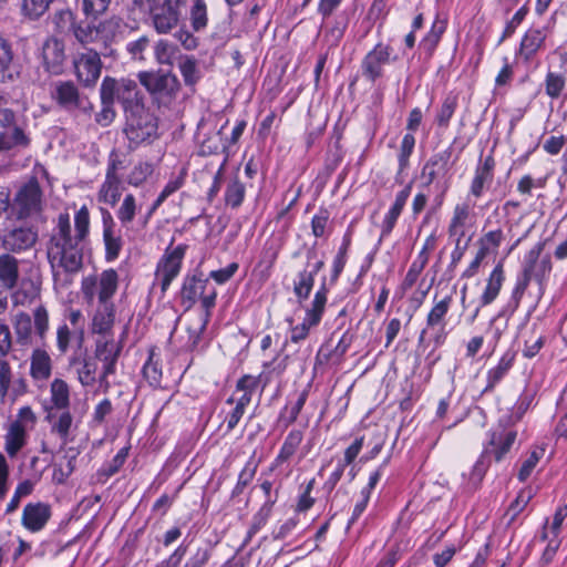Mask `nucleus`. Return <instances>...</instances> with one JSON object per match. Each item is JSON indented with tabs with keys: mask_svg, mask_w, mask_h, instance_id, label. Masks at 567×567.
Instances as JSON below:
<instances>
[{
	"mask_svg": "<svg viewBox=\"0 0 567 567\" xmlns=\"http://www.w3.org/2000/svg\"><path fill=\"white\" fill-rule=\"evenodd\" d=\"M89 234L90 212L85 205L75 213L73 236L69 214L59 215L56 226L45 245L47 258L55 284L70 285L72 276L82 270Z\"/></svg>",
	"mask_w": 567,
	"mask_h": 567,
	"instance_id": "f257e3e1",
	"label": "nucleus"
},
{
	"mask_svg": "<svg viewBox=\"0 0 567 567\" xmlns=\"http://www.w3.org/2000/svg\"><path fill=\"white\" fill-rule=\"evenodd\" d=\"M125 114L124 132L131 144L135 146L151 144L158 138L157 117L145 105L132 110Z\"/></svg>",
	"mask_w": 567,
	"mask_h": 567,
	"instance_id": "f03ea898",
	"label": "nucleus"
},
{
	"mask_svg": "<svg viewBox=\"0 0 567 567\" xmlns=\"http://www.w3.org/2000/svg\"><path fill=\"white\" fill-rule=\"evenodd\" d=\"M100 91L114 102L117 100L122 104L124 113L145 105L137 83L131 79L122 78L117 80L112 76H105L101 83Z\"/></svg>",
	"mask_w": 567,
	"mask_h": 567,
	"instance_id": "7ed1b4c3",
	"label": "nucleus"
},
{
	"mask_svg": "<svg viewBox=\"0 0 567 567\" xmlns=\"http://www.w3.org/2000/svg\"><path fill=\"white\" fill-rule=\"evenodd\" d=\"M140 83L158 102L168 103L175 99L181 84L176 75L171 72L142 71L137 74Z\"/></svg>",
	"mask_w": 567,
	"mask_h": 567,
	"instance_id": "20e7f679",
	"label": "nucleus"
},
{
	"mask_svg": "<svg viewBox=\"0 0 567 567\" xmlns=\"http://www.w3.org/2000/svg\"><path fill=\"white\" fill-rule=\"evenodd\" d=\"M187 0H159L148 9L150 19L159 34L169 33L177 27Z\"/></svg>",
	"mask_w": 567,
	"mask_h": 567,
	"instance_id": "39448f33",
	"label": "nucleus"
},
{
	"mask_svg": "<svg viewBox=\"0 0 567 567\" xmlns=\"http://www.w3.org/2000/svg\"><path fill=\"white\" fill-rule=\"evenodd\" d=\"M546 241H538L524 257L522 277L530 281L535 279L542 287L549 276L553 265L549 255L542 254Z\"/></svg>",
	"mask_w": 567,
	"mask_h": 567,
	"instance_id": "423d86ee",
	"label": "nucleus"
},
{
	"mask_svg": "<svg viewBox=\"0 0 567 567\" xmlns=\"http://www.w3.org/2000/svg\"><path fill=\"white\" fill-rule=\"evenodd\" d=\"M101 52L87 49L85 52L78 54L73 61L75 75L80 83L86 87H93L102 71Z\"/></svg>",
	"mask_w": 567,
	"mask_h": 567,
	"instance_id": "0eeeda50",
	"label": "nucleus"
},
{
	"mask_svg": "<svg viewBox=\"0 0 567 567\" xmlns=\"http://www.w3.org/2000/svg\"><path fill=\"white\" fill-rule=\"evenodd\" d=\"M186 249V245H178L173 249L169 246L161 258L156 274L163 291L167 290L172 281L178 276Z\"/></svg>",
	"mask_w": 567,
	"mask_h": 567,
	"instance_id": "6e6552de",
	"label": "nucleus"
},
{
	"mask_svg": "<svg viewBox=\"0 0 567 567\" xmlns=\"http://www.w3.org/2000/svg\"><path fill=\"white\" fill-rule=\"evenodd\" d=\"M392 48L378 43L367 53L361 62L362 75L370 82H375L383 76V68L391 62Z\"/></svg>",
	"mask_w": 567,
	"mask_h": 567,
	"instance_id": "1a4fd4ad",
	"label": "nucleus"
},
{
	"mask_svg": "<svg viewBox=\"0 0 567 567\" xmlns=\"http://www.w3.org/2000/svg\"><path fill=\"white\" fill-rule=\"evenodd\" d=\"M51 95L59 105L68 111L82 110L83 112H91L93 110L92 103L87 99L80 96L79 90L72 81L56 82Z\"/></svg>",
	"mask_w": 567,
	"mask_h": 567,
	"instance_id": "9d476101",
	"label": "nucleus"
},
{
	"mask_svg": "<svg viewBox=\"0 0 567 567\" xmlns=\"http://www.w3.org/2000/svg\"><path fill=\"white\" fill-rule=\"evenodd\" d=\"M127 29L133 30V28H131L124 21V19L118 16H112L102 20L97 24V32H100V44L102 54L104 56H112L114 54V50L111 48V45L123 39Z\"/></svg>",
	"mask_w": 567,
	"mask_h": 567,
	"instance_id": "9b49d317",
	"label": "nucleus"
},
{
	"mask_svg": "<svg viewBox=\"0 0 567 567\" xmlns=\"http://www.w3.org/2000/svg\"><path fill=\"white\" fill-rule=\"evenodd\" d=\"M315 258L316 251L309 250L307 254V266L298 274V279L295 281L293 292L299 302L309 297L313 287L315 276L323 268L324 262L321 259L311 262Z\"/></svg>",
	"mask_w": 567,
	"mask_h": 567,
	"instance_id": "f8f14e48",
	"label": "nucleus"
},
{
	"mask_svg": "<svg viewBox=\"0 0 567 567\" xmlns=\"http://www.w3.org/2000/svg\"><path fill=\"white\" fill-rule=\"evenodd\" d=\"M10 215L16 219H25L35 210V177H31L16 194Z\"/></svg>",
	"mask_w": 567,
	"mask_h": 567,
	"instance_id": "ddd939ff",
	"label": "nucleus"
},
{
	"mask_svg": "<svg viewBox=\"0 0 567 567\" xmlns=\"http://www.w3.org/2000/svg\"><path fill=\"white\" fill-rule=\"evenodd\" d=\"M42 60L47 72L61 74L65 61L63 42L54 37L49 38L42 45Z\"/></svg>",
	"mask_w": 567,
	"mask_h": 567,
	"instance_id": "4468645a",
	"label": "nucleus"
},
{
	"mask_svg": "<svg viewBox=\"0 0 567 567\" xmlns=\"http://www.w3.org/2000/svg\"><path fill=\"white\" fill-rule=\"evenodd\" d=\"M452 156L450 147L433 154L422 168V177L426 178V184H432L439 176H444L449 172V163Z\"/></svg>",
	"mask_w": 567,
	"mask_h": 567,
	"instance_id": "2eb2a0df",
	"label": "nucleus"
},
{
	"mask_svg": "<svg viewBox=\"0 0 567 567\" xmlns=\"http://www.w3.org/2000/svg\"><path fill=\"white\" fill-rule=\"evenodd\" d=\"M208 284V279L203 278L202 274L186 276L181 290V300L186 309H190L200 297Z\"/></svg>",
	"mask_w": 567,
	"mask_h": 567,
	"instance_id": "dca6fc26",
	"label": "nucleus"
},
{
	"mask_svg": "<svg viewBox=\"0 0 567 567\" xmlns=\"http://www.w3.org/2000/svg\"><path fill=\"white\" fill-rule=\"evenodd\" d=\"M121 184L122 182L118 175H105V181L97 193L99 202L115 206L122 195Z\"/></svg>",
	"mask_w": 567,
	"mask_h": 567,
	"instance_id": "f3484780",
	"label": "nucleus"
},
{
	"mask_svg": "<svg viewBox=\"0 0 567 567\" xmlns=\"http://www.w3.org/2000/svg\"><path fill=\"white\" fill-rule=\"evenodd\" d=\"M35 244V233L31 228L13 229L4 238L7 248L13 251H20L32 247Z\"/></svg>",
	"mask_w": 567,
	"mask_h": 567,
	"instance_id": "a211bd4d",
	"label": "nucleus"
},
{
	"mask_svg": "<svg viewBox=\"0 0 567 567\" xmlns=\"http://www.w3.org/2000/svg\"><path fill=\"white\" fill-rule=\"evenodd\" d=\"M515 357V352L508 350L503 354L498 364L495 368L488 370L487 384L484 389V392L492 391L495 385L507 374L514 364Z\"/></svg>",
	"mask_w": 567,
	"mask_h": 567,
	"instance_id": "6ab92c4d",
	"label": "nucleus"
},
{
	"mask_svg": "<svg viewBox=\"0 0 567 567\" xmlns=\"http://www.w3.org/2000/svg\"><path fill=\"white\" fill-rule=\"evenodd\" d=\"M505 276L503 265L499 262L493 269L489 278L487 279L486 288L481 297L482 306L491 305L498 296L501 288L503 286Z\"/></svg>",
	"mask_w": 567,
	"mask_h": 567,
	"instance_id": "aec40b11",
	"label": "nucleus"
},
{
	"mask_svg": "<svg viewBox=\"0 0 567 567\" xmlns=\"http://www.w3.org/2000/svg\"><path fill=\"white\" fill-rule=\"evenodd\" d=\"M25 427L20 420L11 423L6 435V451L10 456H14L25 444Z\"/></svg>",
	"mask_w": 567,
	"mask_h": 567,
	"instance_id": "412c9836",
	"label": "nucleus"
},
{
	"mask_svg": "<svg viewBox=\"0 0 567 567\" xmlns=\"http://www.w3.org/2000/svg\"><path fill=\"white\" fill-rule=\"evenodd\" d=\"M43 408L48 412L45 420L52 424V432L56 433L63 440V442H66L73 420L70 412L64 411L59 415V417H55L52 408H49L45 403L43 404Z\"/></svg>",
	"mask_w": 567,
	"mask_h": 567,
	"instance_id": "4be33fe9",
	"label": "nucleus"
},
{
	"mask_svg": "<svg viewBox=\"0 0 567 567\" xmlns=\"http://www.w3.org/2000/svg\"><path fill=\"white\" fill-rule=\"evenodd\" d=\"M546 34L542 29H529L520 42V53L529 60L543 45Z\"/></svg>",
	"mask_w": 567,
	"mask_h": 567,
	"instance_id": "5701e85b",
	"label": "nucleus"
},
{
	"mask_svg": "<svg viewBox=\"0 0 567 567\" xmlns=\"http://www.w3.org/2000/svg\"><path fill=\"white\" fill-rule=\"evenodd\" d=\"M18 280V264L17 260L8 255L0 256V281L3 287L11 289Z\"/></svg>",
	"mask_w": 567,
	"mask_h": 567,
	"instance_id": "b1692460",
	"label": "nucleus"
},
{
	"mask_svg": "<svg viewBox=\"0 0 567 567\" xmlns=\"http://www.w3.org/2000/svg\"><path fill=\"white\" fill-rule=\"evenodd\" d=\"M117 272L114 269L104 270L99 280V300L101 303H109V299L117 289Z\"/></svg>",
	"mask_w": 567,
	"mask_h": 567,
	"instance_id": "393cba45",
	"label": "nucleus"
},
{
	"mask_svg": "<svg viewBox=\"0 0 567 567\" xmlns=\"http://www.w3.org/2000/svg\"><path fill=\"white\" fill-rule=\"evenodd\" d=\"M102 309H99L93 318V332L104 334L109 332L114 323V306L113 303H102Z\"/></svg>",
	"mask_w": 567,
	"mask_h": 567,
	"instance_id": "a878e982",
	"label": "nucleus"
},
{
	"mask_svg": "<svg viewBox=\"0 0 567 567\" xmlns=\"http://www.w3.org/2000/svg\"><path fill=\"white\" fill-rule=\"evenodd\" d=\"M452 296H446L442 300L436 301L426 317V328H444V320L450 310Z\"/></svg>",
	"mask_w": 567,
	"mask_h": 567,
	"instance_id": "bb28decb",
	"label": "nucleus"
},
{
	"mask_svg": "<svg viewBox=\"0 0 567 567\" xmlns=\"http://www.w3.org/2000/svg\"><path fill=\"white\" fill-rule=\"evenodd\" d=\"M328 289L323 282L319 290L316 292L315 298L311 302V307L306 311L305 318L309 323H316L317 326L321 321V317L324 311L327 303Z\"/></svg>",
	"mask_w": 567,
	"mask_h": 567,
	"instance_id": "cd10ccee",
	"label": "nucleus"
},
{
	"mask_svg": "<svg viewBox=\"0 0 567 567\" xmlns=\"http://www.w3.org/2000/svg\"><path fill=\"white\" fill-rule=\"evenodd\" d=\"M246 195V187L237 175L233 176L225 190V203L231 208H238Z\"/></svg>",
	"mask_w": 567,
	"mask_h": 567,
	"instance_id": "c85d7f7f",
	"label": "nucleus"
},
{
	"mask_svg": "<svg viewBox=\"0 0 567 567\" xmlns=\"http://www.w3.org/2000/svg\"><path fill=\"white\" fill-rule=\"evenodd\" d=\"M72 32L75 39L83 45L99 43L100 32H97V24L92 23H72Z\"/></svg>",
	"mask_w": 567,
	"mask_h": 567,
	"instance_id": "c756f323",
	"label": "nucleus"
},
{
	"mask_svg": "<svg viewBox=\"0 0 567 567\" xmlns=\"http://www.w3.org/2000/svg\"><path fill=\"white\" fill-rule=\"evenodd\" d=\"M51 403L52 409L64 410L70 403V393L66 382L61 379H54L51 383Z\"/></svg>",
	"mask_w": 567,
	"mask_h": 567,
	"instance_id": "7c9ffc66",
	"label": "nucleus"
},
{
	"mask_svg": "<svg viewBox=\"0 0 567 567\" xmlns=\"http://www.w3.org/2000/svg\"><path fill=\"white\" fill-rule=\"evenodd\" d=\"M14 328L20 343L28 344L32 342L33 321L31 315L25 312L17 313Z\"/></svg>",
	"mask_w": 567,
	"mask_h": 567,
	"instance_id": "2f4dec72",
	"label": "nucleus"
},
{
	"mask_svg": "<svg viewBox=\"0 0 567 567\" xmlns=\"http://www.w3.org/2000/svg\"><path fill=\"white\" fill-rule=\"evenodd\" d=\"M28 141L25 140L23 131L18 127H9L0 132V152L9 151L16 145H25Z\"/></svg>",
	"mask_w": 567,
	"mask_h": 567,
	"instance_id": "473e14b6",
	"label": "nucleus"
},
{
	"mask_svg": "<svg viewBox=\"0 0 567 567\" xmlns=\"http://www.w3.org/2000/svg\"><path fill=\"white\" fill-rule=\"evenodd\" d=\"M303 434L299 430H292L286 436L285 442L280 449V452L276 458L277 463H284L289 460L302 442Z\"/></svg>",
	"mask_w": 567,
	"mask_h": 567,
	"instance_id": "72a5a7b5",
	"label": "nucleus"
},
{
	"mask_svg": "<svg viewBox=\"0 0 567 567\" xmlns=\"http://www.w3.org/2000/svg\"><path fill=\"white\" fill-rule=\"evenodd\" d=\"M137 212L136 199L133 194H127L116 212L121 225L125 228L133 223Z\"/></svg>",
	"mask_w": 567,
	"mask_h": 567,
	"instance_id": "f704fd0d",
	"label": "nucleus"
},
{
	"mask_svg": "<svg viewBox=\"0 0 567 567\" xmlns=\"http://www.w3.org/2000/svg\"><path fill=\"white\" fill-rule=\"evenodd\" d=\"M150 48L151 40L146 34L126 43V52L133 61H145L146 53L150 51Z\"/></svg>",
	"mask_w": 567,
	"mask_h": 567,
	"instance_id": "c9c22d12",
	"label": "nucleus"
},
{
	"mask_svg": "<svg viewBox=\"0 0 567 567\" xmlns=\"http://www.w3.org/2000/svg\"><path fill=\"white\" fill-rule=\"evenodd\" d=\"M275 498H269L265 502V504L260 507V509L252 517L251 525L248 529V537L251 538L255 534H257L261 527H264L270 517L272 505L276 503Z\"/></svg>",
	"mask_w": 567,
	"mask_h": 567,
	"instance_id": "e433bc0d",
	"label": "nucleus"
},
{
	"mask_svg": "<svg viewBox=\"0 0 567 567\" xmlns=\"http://www.w3.org/2000/svg\"><path fill=\"white\" fill-rule=\"evenodd\" d=\"M16 306H30L35 299V284L28 279L22 280L18 290L12 295Z\"/></svg>",
	"mask_w": 567,
	"mask_h": 567,
	"instance_id": "4c0bfd02",
	"label": "nucleus"
},
{
	"mask_svg": "<svg viewBox=\"0 0 567 567\" xmlns=\"http://www.w3.org/2000/svg\"><path fill=\"white\" fill-rule=\"evenodd\" d=\"M102 109L95 115V122L105 127L109 126L115 118L116 112L114 110V101L107 97L105 93L100 91Z\"/></svg>",
	"mask_w": 567,
	"mask_h": 567,
	"instance_id": "58836bf2",
	"label": "nucleus"
},
{
	"mask_svg": "<svg viewBox=\"0 0 567 567\" xmlns=\"http://www.w3.org/2000/svg\"><path fill=\"white\" fill-rule=\"evenodd\" d=\"M12 62V51L10 44L0 38V82L4 83L12 80L10 65Z\"/></svg>",
	"mask_w": 567,
	"mask_h": 567,
	"instance_id": "ea45409f",
	"label": "nucleus"
},
{
	"mask_svg": "<svg viewBox=\"0 0 567 567\" xmlns=\"http://www.w3.org/2000/svg\"><path fill=\"white\" fill-rule=\"evenodd\" d=\"M111 3L112 0H82V11L87 19L95 21L107 12Z\"/></svg>",
	"mask_w": 567,
	"mask_h": 567,
	"instance_id": "a19ab883",
	"label": "nucleus"
},
{
	"mask_svg": "<svg viewBox=\"0 0 567 567\" xmlns=\"http://www.w3.org/2000/svg\"><path fill=\"white\" fill-rule=\"evenodd\" d=\"M103 241L105 246V258L107 261L115 260L123 247V239L115 230L103 233Z\"/></svg>",
	"mask_w": 567,
	"mask_h": 567,
	"instance_id": "79ce46f5",
	"label": "nucleus"
},
{
	"mask_svg": "<svg viewBox=\"0 0 567 567\" xmlns=\"http://www.w3.org/2000/svg\"><path fill=\"white\" fill-rule=\"evenodd\" d=\"M516 440V432L509 431L504 435L497 436L495 433L492 435L491 445H497L495 450V460L499 462L503 456L511 450Z\"/></svg>",
	"mask_w": 567,
	"mask_h": 567,
	"instance_id": "37998d69",
	"label": "nucleus"
},
{
	"mask_svg": "<svg viewBox=\"0 0 567 567\" xmlns=\"http://www.w3.org/2000/svg\"><path fill=\"white\" fill-rule=\"evenodd\" d=\"M208 322L206 317H197L193 320V323L187 328L188 341L187 347L189 350H194L202 340V334L206 330Z\"/></svg>",
	"mask_w": 567,
	"mask_h": 567,
	"instance_id": "c03bdc74",
	"label": "nucleus"
},
{
	"mask_svg": "<svg viewBox=\"0 0 567 567\" xmlns=\"http://www.w3.org/2000/svg\"><path fill=\"white\" fill-rule=\"evenodd\" d=\"M566 86V78L563 74L548 72L545 79L546 94L551 99H558Z\"/></svg>",
	"mask_w": 567,
	"mask_h": 567,
	"instance_id": "a18cd8bd",
	"label": "nucleus"
},
{
	"mask_svg": "<svg viewBox=\"0 0 567 567\" xmlns=\"http://www.w3.org/2000/svg\"><path fill=\"white\" fill-rule=\"evenodd\" d=\"M415 145L414 135L408 133L403 136L399 152V171L398 175H401L409 166V158L413 152Z\"/></svg>",
	"mask_w": 567,
	"mask_h": 567,
	"instance_id": "49530a36",
	"label": "nucleus"
},
{
	"mask_svg": "<svg viewBox=\"0 0 567 567\" xmlns=\"http://www.w3.org/2000/svg\"><path fill=\"white\" fill-rule=\"evenodd\" d=\"M257 465L252 463H247L243 471L239 473L237 484L231 491V498H236L243 494L245 488L251 483L255 474H256Z\"/></svg>",
	"mask_w": 567,
	"mask_h": 567,
	"instance_id": "de8ad7c7",
	"label": "nucleus"
},
{
	"mask_svg": "<svg viewBox=\"0 0 567 567\" xmlns=\"http://www.w3.org/2000/svg\"><path fill=\"white\" fill-rule=\"evenodd\" d=\"M97 370V362L95 358H85L82 368L79 369V381L84 386L93 385L96 381L95 373Z\"/></svg>",
	"mask_w": 567,
	"mask_h": 567,
	"instance_id": "09e8293b",
	"label": "nucleus"
},
{
	"mask_svg": "<svg viewBox=\"0 0 567 567\" xmlns=\"http://www.w3.org/2000/svg\"><path fill=\"white\" fill-rule=\"evenodd\" d=\"M457 106L456 96L449 95L442 103L441 109L436 115V123L441 127H447L451 117L453 116L455 109Z\"/></svg>",
	"mask_w": 567,
	"mask_h": 567,
	"instance_id": "8fccbe9b",
	"label": "nucleus"
},
{
	"mask_svg": "<svg viewBox=\"0 0 567 567\" xmlns=\"http://www.w3.org/2000/svg\"><path fill=\"white\" fill-rule=\"evenodd\" d=\"M444 31H445V22L436 20L433 23L431 31L427 33V35L421 42V45L426 50V52L429 54H432V52L434 51L435 47L437 45V43L441 39V35L444 33Z\"/></svg>",
	"mask_w": 567,
	"mask_h": 567,
	"instance_id": "3c124183",
	"label": "nucleus"
},
{
	"mask_svg": "<svg viewBox=\"0 0 567 567\" xmlns=\"http://www.w3.org/2000/svg\"><path fill=\"white\" fill-rule=\"evenodd\" d=\"M153 173V165L150 163H138L134 166L127 176V183L132 186L142 185L147 177Z\"/></svg>",
	"mask_w": 567,
	"mask_h": 567,
	"instance_id": "603ef678",
	"label": "nucleus"
},
{
	"mask_svg": "<svg viewBox=\"0 0 567 567\" xmlns=\"http://www.w3.org/2000/svg\"><path fill=\"white\" fill-rule=\"evenodd\" d=\"M192 27L199 31L207 25V11L204 0H196L190 11Z\"/></svg>",
	"mask_w": 567,
	"mask_h": 567,
	"instance_id": "864d4df0",
	"label": "nucleus"
},
{
	"mask_svg": "<svg viewBox=\"0 0 567 567\" xmlns=\"http://www.w3.org/2000/svg\"><path fill=\"white\" fill-rule=\"evenodd\" d=\"M120 354V348L114 343L113 340H99L96 342L95 349V360L99 359L102 362H105V359L110 357H114L117 360Z\"/></svg>",
	"mask_w": 567,
	"mask_h": 567,
	"instance_id": "5fc2aeb1",
	"label": "nucleus"
},
{
	"mask_svg": "<svg viewBox=\"0 0 567 567\" xmlns=\"http://www.w3.org/2000/svg\"><path fill=\"white\" fill-rule=\"evenodd\" d=\"M179 70L186 85H194L198 81V70L194 59L187 58L182 61L179 63Z\"/></svg>",
	"mask_w": 567,
	"mask_h": 567,
	"instance_id": "6e6d98bb",
	"label": "nucleus"
},
{
	"mask_svg": "<svg viewBox=\"0 0 567 567\" xmlns=\"http://www.w3.org/2000/svg\"><path fill=\"white\" fill-rule=\"evenodd\" d=\"M32 491H33L32 482L24 481V482L20 483L14 492L12 499L8 504L6 512L8 514L14 512L19 507L21 498L30 495L32 493Z\"/></svg>",
	"mask_w": 567,
	"mask_h": 567,
	"instance_id": "4d7b16f0",
	"label": "nucleus"
},
{
	"mask_svg": "<svg viewBox=\"0 0 567 567\" xmlns=\"http://www.w3.org/2000/svg\"><path fill=\"white\" fill-rule=\"evenodd\" d=\"M221 130H219L214 137L205 140L200 145V153L203 155L217 154L220 150L226 151L227 146L221 143Z\"/></svg>",
	"mask_w": 567,
	"mask_h": 567,
	"instance_id": "13d9d810",
	"label": "nucleus"
},
{
	"mask_svg": "<svg viewBox=\"0 0 567 567\" xmlns=\"http://www.w3.org/2000/svg\"><path fill=\"white\" fill-rule=\"evenodd\" d=\"M492 179L493 176L476 168L475 176L471 184V194L475 197H481L483 195L485 184H489Z\"/></svg>",
	"mask_w": 567,
	"mask_h": 567,
	"instance_id": "bf43d9fd",
	"label": "nucleus"
},
{
	"mask_svg": "<svg viewBox=\"0 0 567 567\" xmlns=\"http://www.w3.org/2000/svg\"><path fill=\"white\" fill-rule=\"evenodd\" d=\"M527 11L528 10L525 6L516 11V13L513 16V18L506 23V27L504 29V32H503L498 43H502L505 39H507L515 32L516 28L525 19Z\"/></svg>",
	"mask_w": 567,
	"mask_h": 567,
	"instance_id": "052dcab7",
	"label": "nucleus"
},
{
	"mask_svg": "<svg viewBox=\"0 0 567 567\" xmlns=\"http://www.w3.org/2000/svg\"><path fill=\"white\" fill-rule=\"evenodd\" d=\"M533 494L530 489H523L515 501L511 504L508 508V513H512L511 520H514L515 517L526 507V505L532 499Z\"/></svg>",
	"mask_w": 567,
	"mask_h": 567,
	"instance_id": "680f3d73",
	"label": "nucleus"
},
{
	"mask_svg": "<svg viewBox=\"0 0 567 567\" xmlns=\"http://www.w3.org/2000/svg\"><path fill=\"white\" fill-rule=\"evenodd\" d=\"M143 374L148 380L151 385H159L162 370L156 362H153L152 357H150V360L145 363L143 368Z\"/></svg>",
	"mask_w": 567,
	"mask_h": 567,
	"instance_id": "e2e57ef3",
	"label": "nucleus"
},
{
	"mask_svg": "<svg viewBox=\"0 0 567 567\" xmlns=\"http://www.w3.org/2000/svg\"><path fill=\"white\" fill-rule=\"evenodd\" d=\"M239 265L237 262H231L227 267L213 270L209 274V277L214 279L217 284L223 285L227 282L238 270Z\"/></svg>",
	"mask_w": 567,
	"mask_h": 567,
	"instance_id": "0e129e2a",
	"label": "nucleus"
},
{
	"mask_svg": "<svg viewBox=\"0 0 567 567\" xmlns=\"http://www.w3.org/2000/svg\"><path fill=\"white\" fill-rule=\"evenodd\" d=\"M316 326H317L316 323H309L307 321V318H303V321L300 324H297L296 327L291 328V331H290L291 342L298 343V342L305 340L308 337L310 329Z\"/></svg>",
	"mask_w": 567,
	"mask_h": 567,
	"instance_id": "69168bd1",
	"label": "nucleus"
},
{
	"mask_svg": "<svg viewBox=\"0 0 567 567\" xmlns=\"http://www.w3.org/2000/svg\"><path fill=\"white\" fill-rule=\"evenodd\" d=\"M539 457L540 456H539L538 452L533 451L530 453L528 458L525 460L524 463L522 464V467L518 472L519 481L524 482L530 476L532 472L534 471L535 466L537 465V463L539 461Z\"/></svg>",
	"mask_w": 567,
	"mask_h": 567,
	"instance_id": "338daca9",
	"label": "nucleus"
},
{
	"mask_svg": "<svg viewBox=\"0 0 567 567\" xmlns=\"http://www.w3.org/2000/svg\"><path fill=\"white\" fill-rule=\"evenodd\" d=\"M566 141L567 137H565L564 135H553L544 142L543 148L549 155H558L563 150L564 145L566 144Z\"/></svg>",
	"mask_w": 567,
	"mask_h": 567,
	"instance_id": "774afa93",
	"label": "nucleus"
}]
</instances>
